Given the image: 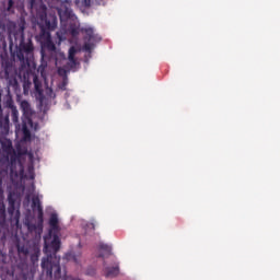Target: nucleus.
Masks as SVG:
<instances>
[{
  "label": "nucleus",
  "mask_w": 280,
  "mask_h": 280,
  "mask_svg": "<svg viewBox=\"0 0 280 280\" xmlns=\"http://www.w3.org/2000/svg\"><path fill=\"white\" fill-rule=\"evenodd\" d=\"M60 250V236L54 234L52 230L44 236V253L46 257L42 259V270L50 279H61L62 268L60 267V256L56 255Z\"/></svg>",
  "instance_id": "nucleus-1"
},
{
  "label": "nucleus",
  "mask_w": 280,
  "mask_h": 280,
  "mask_svg": "<svg viewBox=\"0 0 280 280\" xmlns=\"http://www.w3.org/2000/svg\"><path fill=\"white\" fill-rule=\"evenodd\" d=\"M38 26L40 32L36 38L42 46V60H45V58H47L45 55V49L48 51H56V44H54V40L51 39V32L58 27V16H56V13H47L43 11L39 14Z\"/></svg>",
  "instance_id": "nucleus-2"
},
{
  "label": "nucleus",
  "mask_w": 280,
  "mask_h": 280,
  "mask_svg": "<svg viewBox=\"0 0 280 280\" xmlns=\"http://www.w3.org/2000/svg\"><path fill=\"white\" fill-rule=\"evenodd\" d=\"M7 30L9 36H14V39L21 38L20 46L18 48L16 57L20 62H30V58H34V44L32 39L28 38L25 43V20H21L20 27L16 31V23L9 21L7 24Z\"/></svg>",
  "instance_id": "nucleus-3"
},
{
  "label": "nucleus",
  "mask_w": 280,
  "mask_h": 280,
  "mask_svg": "<svg viewBox=\"0 0 280 280\" xmlns=\"http://www.w3.org/2000/svg\"><path fill=\"white\" fill-rule=\"evenodd\" d=\"M15 248L18 252V255L20 257V259H22V261L18 265V266H12L11 270L15 269L16 270H27L30 269V265H27V258L30 257V253L32 250V245L25 243V242H21V240H16L15 243Z\"/></svg>",
  "instance_id": "nucleus-4"
},
{
  "label": "nucleus",
  "mask_w": 280,
  "mask_h": 280,
  "mask_svg": "<svg viewBox=\"0 0 280 280\" xmlns=\"http://www.w3.org/2000/svg\"><path fill=\"white\" fill-rule=\"evenodd\" d=\"M83 36V51L86 54H92L93 49L97 43H102V36L100 34H95V30L93 27H83L81 28Z\"/></svg>",
  "instance_id": "nucleus-5"
},
{
  "label": "nucleus",
  "mask_w": 280,
  "mask_h": 280,
  "mask_svg": "<svg viewBox=\"0 0 280 280\" xmlns=\"http://www.w3.org/2000/svg\"><path fill=\"white\" fill-rule=\"evenodd\" d=\"M71 3L72 0H65L57 9L61 26L67 25L68 21H75V13H73V9H71Z\"/></svg>",
  "instance_id": "nucleus-6"
},
{
  "label": "nucleus",
  "mask_w": 280,
  "mask_h": 280,
  "mask_svg": "<svg viewBox=\"0 0 280 280\" xmlns=\"http://www.w3.org/2000/svg\"><path fill=\"white\" fill-rule=\"evenodd\" d=\"M10 178L12 183L20 178V180H34L36 178V174L34 173V164L27 165V174H25V168L23 167V164L20 165V172H16V170L11 168L10 170Z\"/></svg>",
  "instance_id": "nucleus-7"
},
{
  "label": "nucleus",
  "mask_w": 280,
  "mask_h": 280,
  "mask_svg": "<svg viewBox=\"0 0 280 280\" xmlns=\"http://www.w3.org/2000/svg\"><path fill=\"white\" fill-rule=\"evenodd\" d=\"M33 84H34V97L39 102V106H43L45 102V93L43 91V81L38 78V75L33 77Z\"/></svg>",
  "instance_id": "nucleus-8"
},
{
  "label": "nucleus",
  "mask_w": 280,
  "mask_h": 280,
  "mask_svg": "<svg viewBox=\"0 0 280 280\" xmlns=\"http://www.w3.org/2000/svg\"><path fill=\"white\" fill-rule=\"evenodd\" d=\"M16 161H19V155L16 154V151H14V149H12V152L5 153L4 155H0V162L3 165H11V170H14Z\"/></svg>",
  "instance_id": "nucleus-9"
},
{
  "label": "nucleus",
  "mask_w": 280,
  "mask_h": 280,
  "mask_svg": "<svg viewBox=\"0 0 280 280\" xmlns=\"http://www.w3.org/2000/svg\"><path fill=\"white\" fill-rule=\"evenodd\" d=\"M20 108L22 110V121H32V116L34 115V110H32V105L27 101H22L20 103Z\"/></svg>",
  "instance_id": "nucleus-10"
},
{
  "label": "nucleus",
  "mask_w": 280,
  "mask_h": 280,
  "mask_svg": "<svg viewBox=\"0 0 280 280\" xmlns=\"http://www.w3.org/2000/svg\"><path fill=\"white\" fill-rule=\"evenodd\" d=\"M14 148L12 147V140L8 138H0V156H4L5 154L12 152Z\"/></svg>",
  "instance_id": "nucleus-11"
},
{
  "label": "nucleus",
  "mask_w": 280,
  "mask_h": 280,
  "mask_svg": "<svg viewBox=\"0 0 280 280\" xmlns=\"http://www.w3.org/2000/svg\"><path fill=\"white\" fill-rule=\"evenodd\" d=\"M78 54V49L75 46H72L69 48L68 51V67L69 69H75L77 66L80 63L78 62V59H75V55Z\"/></svg>",
  "instance_id": "nucleus-12"
},
{
  "label": "nucleus",
  "mask_w": 280,
  "mask_h": 280,
  "mask_svg": "<svg viewBox=\"0 0 280 280\" xmlns=\"http://www.w3.org/2000/svg\"><path fill=\"white\" fill-rule=\"evenodd\" d=\"M7 106L11 108V119L13 124H15V128H21V125L19 124V109L14 106V102L12 100H8Z\"/></svg>",
  "instance_id": "nucleus-13"
},
{
  "label": "nucleus",
  "mask_w": 280,
  "mask_h": 280,
  "mask_svg": "<svg viewBox=\"0 0 280 280\" xmlns=\"http://www.w3.org/2000/svg\"><path fill=\"white\" fill-rule=\"evenodd\" d=\"M61 31L63 32V34H70V36H79L80 34V26H78V24L75 23H71L69 26L66 25H61Z\"/></svg>",
  "instance_id": "nucleus-14"
},
{
  "label": "nucleus",
  "mask_w": 280,
  "mask_h": 280,
  "mask_svg": "<svg viewBox=\"0 0 280 280\" xmlns=\"http://www.w3.org/2000/svg\"><path fill=\"white\" fill-rule=\"evenodd\" d=\"M33 124V120H22V133L24 141H30L32 139V131H30V128H32Z\"/></svg>",
  "instance_id": "nucleus-15"
},
{
  "label": "nucleus",
  "mask_w": 280,
  "mask_h": 280,
  "mask_svg": "<svg viewBox=\"0 0 280 280\" xmlns=\"http://www.w3.org/2000/svg\"><path fill=\"white\" fill-rule=\"evenodd\" d=\"M10 133V116H0V135Z\"/></svg>",
  "instance_id": "nucleus-16"
},
{
  "label": "nucleus",
  "mask_w": 280,
  "mask_h": 280,
  "mask_svg": "<svg viewBox=\"0 0 280 280\" xmlns=\"http://www.w3.org/2000/svg\"><path fill=\"white\" fill-rule=\"evenodd\" d=\"M28 257L33 266H35V264H38V258L40 257V247H38V245L36 244H33Z\"/></svg>",
  "instance_id": "nucleus-17"
},
{
  "label": "nucleus",
  "mask_w": 280,
  "mask_h": 280,
  "mask_svg": "<svg viewBox=\"0 0 280 280\" xmlns=\"http://www.w3.org/2000/svg\"><path fill=\"white\" fill-rule=\"evenodd\" d=\"M119 276V262H115L113 267H105V277L115 278Z\"/></svg>",
  "instance_id": "nucleus-18"
},
{
  "label": "nucleus",
  "mask_w": 280,
  "mask_h": 280,
  "mask_svg": "<svg viewBox=\"0 0 280 280\" xmlns=\"http://www.w3.org/2000/svg\"><path fill=\"white\" fill-rule=\"evenodd\" d=\"M98 250L101 252V254L98 255V257L101 258H104L105 255H113V245L100 243Z\"/></svg>",
  "instance_id": "nucleus-19"
},
{
  "label": "nucleus",
  "mask_w": 280,
  "mask_h": 280,
  "mask_svg": "<svg viewBox=\"0 0 280 280\" xmlns=\"http://www.w3.org/2000/svg\"><path fill=\"white\" fill-rule=\"evenodd\" d=\"M2 67L5 80H10V78H12V73H14V68L12 67V63L10 61H5L4 63H2Z\"/></svg>",
  "instance_id": "nucleus-20"
},
{
  "label": "nucleus",
  "mask_w": 280,
  "mask_h": 280,
  "mask_svg": "<svg viewBox=\"0 0 280 280\" xmlns=\"http://www.w3.org/2000/svg\"><path fill=\"white\" fill-rule=\"evenodd\" d=\"M8 215L9 220L12 222V220H16L19 222V211H16V206L15 205H9L8 207Z\"/></svg>",
  "instance_id": "nucleus-21"
},
{
  "label": "nucleus",
  "mask_w": 280,
  "mask_h": 280,
  "mask_svg": "<svg viewBox=\"0 0 280 280\" xmlns=\"http://www.w3.org/2000/svg\"><path fill=\"white\" fill-rule=\"evenodd\" d=\"M27 229L30 233H37V235H40L43 233V224H34V223H28Z\"/></svg>",
  "instance_id": "nucleus-22"
},
{
  "label": "nucleus",
  "mask_w": 280,
  "mask_h": 280,
  "mask_svg": "<svg viewBox=\"0 0 280 280\" xmlns=\"http://www.w3.org/2000/svg\"><path fill=\"white\" fill-rule=\"evenodd\" d=\"M32 209L33 211H40V209H43V203H40V198H38V196L32 198Z\"/></svg>",
  "instance_id": "nucleus-23"
},
{
  "label": "nucleus",
  "mask_w": 280,
  "mask_h": 280,
  "mask_svg": "<svg viewBox=\"0 0 280 280\" xmlns=\"http://www.w3.org/2000/svg\"><path fill=\"white\" fill-rule=\"evenodd\" d=\"M50 231H58V215L51 214L49 219Z\"/></svg>",
  "instance_id": "nucleus-24"
},
{
  "label": "nucleus",
  "mask_w": 280,
  "mask_h": 280,
  "mask_svg": "<svg viewBox=\"0 0 280 280\" xmlns=\"http://www.w3.org/2000/svg\"><path fill=\"white\" fill-rule=\"evenodd\" d=\"M7 222L5 203L0 202V223Z\"/></svg>",
  "instance_id": "nucleus-25"
},
{
  "label": "nucleus",
  "mask_w": 280,
  "mask_h": 280,
  "mask_svg": "<svg viewBox=\"0 0 280 280\" xmlns=\"http://www.w3.org/2000/svg\"><path fill=\"white\" fill-rule=\"evenodd\" d=\"M68 84H69V78L63 77L62 81L58 84V89H60V91H67V85Z\"/></svg>",
  "instance_id": "nucleus-26"
},
{
  "label": "nucleus",
  "mask_w": 280,
  "mask_h": 280,
  "mask_svg": "<svg viewBox=\"0 0 280 280\" xmlns=\"http://www.w3.org/2000/svg\"><path fill=\"white\" fill-rule=\"evenodd\" d=\"M7 12L14 14V0H8Z\"/></svg>",
  "instance_id": "nucleus-27"
},
{
  "label": "nucleus",
  "mask_w": 280,
  "mask_h": 280,
  "mask_svg": "<svg viewBox=\"0 0 280 280\" xmlns=\"http://www.w3.org/2000/svg\"><path fill=\"white\" fill-rule=\"evenodd\" d=\"M37 220H38V224H42V226H43L44 212H43V209H40V208H39V210H37Z\"/></svg>",
  "instance_id": "nucleus-28"
},
{
  "label": "nucleus",
  "mask_w": 280,
  "mask_h": 280,
  "mask_svg": "<svg viewBox=\"0 0 280 280\" xmlns=\"http://www.w3.org/2000/svg\"><path fill=\"white\" fill-rule=\"evenodd\" d=\"M66 259L68 261H74V264H78V258L73 255V253H67L66 254Z\"/></svg>",
  "instance_id": "nucleus-29"
},
{
  "label": "nucleus",
  "mask_w": 280,
  "mask_h": 280,
  "mask_svg": "<svg viewBox=\"0 0 280 280\" xmlns=\"http://www.w3.org/2000/svg\"><path fill=\"white\" fill-rule=\"evenodd\" d=\"M30 86H32V82H30V81L24 82V84H23L24 95H27L30 93Z\"/></svg>",
  "instance_id": "nucleus-30"
},
{
  "label": "nucleus",
  "mask_w": 280,
  "mask_h": 280,
  "mask_svg": "<svg viewBox=\"0 0 280 280\" xmlns=\"http://www.w3.org/2000/svg\"><path fill=\"white\" fill-rule=\"evenodd\" d=\"M95 273L96 271H95V268L93 267H89L85 271V275H88L89 277H95Z\"/></svg>",
  "instance_id": "nucleus-31"
},
{
  "label": "nucleus",
  "mask_w": 280,
  "mask_h": 280,
  "mask_svg": "<svg viewBox=\"0 0 280 280\" xmlns=\"http://www.w3.org/2000/svg\"><path fill=\"white\" fill-rule=\"evenodd\" d=\"M8 202L9 205H16V199L14 198V195L12 192L8 196Z\"/></svg>",
  "instance_id": "nucleus-32"
},
{
  "label": "nucleus",
  "mask_w": 280,
  "mask_h": 280,
  "mask_svg": "<svg viewBox=\"0 0 280 280\" xmlns=\"http://www.w3.org/2000/svg\"><path fill=\"white\" fill-rule=\"evenodd\" d=\"M0 200H3V177L0 175Z\"/></svg>",
  "instance_id": "nucleus-33"
},
{
  "label": "nucleus",
  "mask_w": 280,
  "mask_h": 280,
  "mask_svg": "<svg viewBox=\"0 0 280 280\" xmlns=\"http://www.w3.org/2000/svg\"><path fill=\"white\" fill-rule=\"evenodd\" d=\"M35 7H36V0H28V9L34 10Z\"/></svg>",
  "instance_id": "nucleus-34"
},
{
  "label": "nucleus",
  "mask_w": 280,
  "mask_h": 280,
  "mask_svg": "<svg viewBox=\"0 0 280 280\" xmlns=\"http://www.w3.org/2000/svg\"><path fill=\"white\" fill-rule=\"evenodd\" d=\"M85 229H92V231H95V223L93 222L86 223Z\"/></svg>",
  "instance_id": "nucleus-35"
},
{
  "label": "nucleus",
  "mask_w": 280,
  "mask_h": 280,
  "mask_svg": "<svg viewBox=\"0 0 280 280\" xmlns=\"http://www.w3.org/2000/svg\"><path fill=\"white\" fill-rule=\"evenodd\" d=\"M65 98H66V100H69V92H66Z\"/></svg>",
  "instance_id": "nucleus-36"
}]
</instances>
